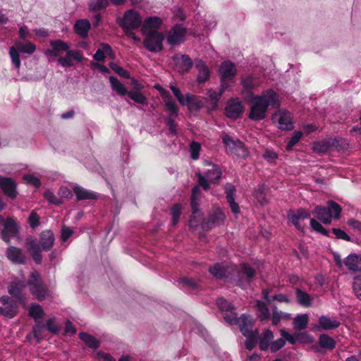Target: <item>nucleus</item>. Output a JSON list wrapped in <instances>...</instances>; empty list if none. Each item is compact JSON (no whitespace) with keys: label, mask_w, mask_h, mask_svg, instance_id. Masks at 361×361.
Returning a JSON list of instances; mask_svg holds the SVG:
<instances>
[{"label":"nucleus","mask_w":361,"mask_h":361,"mask_svg":"<svg viewBox=\"0 0 361 361\" xmlns=\"http://www.w3.org/2000/svg\"><path fill=\"white\" fill-rule=\"evenodd\" d=\"M279 106L278 94L271 89H267L261 94L252 97L248 118L254 121L264 120L267 116L269 108H278Z\"/></svg>","instance_id":"f257e3e1"},{"label":"nucleus","mask_w":361,"mask_h":361,"mask_svg":"<svg viewBox=\"0 0 361 361\" xmlns=\"http://www.w3.org/2000/svg\"><path fill=\"white\" fill-rule=\"evenodd\" d=\"M50 46L51 49H48L44 51L47 56H58L60 54L66 52V56L65 57H59L57 59L58 63L62 67L73 66V60L77 62H82L84 59L82 53L80 51L71 49L69 44L63 40H51Z\"/></svg>","instance_id":"f03ea898"},{"label":"nucleus","mask_w":361,"mask_h":361,"mask_svg":"<svg viewBox=\"0 0 361 361\" xmlns=\"http://www.w3.org/2000/svg\"><path fill=\"white\" fill-rule=\"evenodd\" d=\"M237 69L233 63L225 61L219 66L221 91L229 90L233 86Z\"/></svg>","instance_id":"7ed1b4c3"},{"label":"nucleus","mask_w":361,"mask_h":361,"mask_svg":"<svg viewBox=\"0 0 361 361\" xmlns=\"http://www.w3.org/2000/svg\"><path fill=\"white\" fill-rule=\"evenodd\" d=\"M31 293L39 300L45 299L48 294V290L41 279L40 274L37 271L30 273L27 280Z\"/></svg>","instance_id":"20e7f679"},{"label":"nucleus","mask_w":361,"mask_h":361,"mask_svg":"<svg viewBox=\"0 0 361 361\" xmlns=\"http://www.w3.org/2000/svg\"><path fill=\"white\" fill-rule=\"evenodd\" d=\"M116 22L123 30H136L142 25V19L137 11L129 9Z\"/></svg>","instance_id":"39448f33"},{"label":"nucleus","mask_w":361,"mask_h":361,"mask_svg":"<svg viewBox=\"0 0 361 361\" xmlns=\"http://www.w3.org/2000/svg\"><path fill=\"white\" fill-rule=\"evenodd\" d=\"M145 35L143 44L149 51L156 53L162 50L164 35L161 32H153Z\"/></svg>","instance_id":"423d86ee"},{"label":"nucleus","mask_w":361,"mask_h":361,"mask_svg":"<svg viewBox=\"0 0 361 361\" xmlns=\"http://www.w3.org/2000/svg\"><path fill=\"white\" fill-rule=\"evenodd\" d=\"M223 142L228 148L229 153L238 157H246L248 155V151L243 142L239 140H233L230 136L225 135L223 137Z\"/></svg>","instance_id":"0eeeda50"},{"label":"nucleus","mask_w":361,"mask_h":361,"mask_svg":"<svg viewBox=\"0 0 361 361\" xmlns=\"http://www.w3.org/2000/svg\"><path fill=\"white\" fill-rule=\"evenodd\" d=\"M188 30L182 24H176L169 32L167 42L172 46L180 44L185 42Z\"/></svg>","instance_id":"6e6552de"},{"label":"nucleus","mask_w":361,"mask_h":361,"mask_svg":"<svg viewBox=\"0 0 361 361\" xmlns=\"http://www.w3.org/2000/svg\"><path fill=\"white\" fill-rule=\"evenodd\" d=\"M272 120L278 122L280 129L291 130L294 128L291 114L285 109H279L275 112L272 115Z\"/></svg>","instance_id":"1a4fd4ad"},{"label":"nucleus","mask_w":361,"mask_h":361,"mask_svg":"<svg viewBox=\"0 0 361 361\" xmlns=\"http://www.w3.org/2000/svg\"><path fill=\"white\" fill-rule=\"evenodd\" d=\"M237 324L243 335L246 338H254L258 335L257 331H253V319L251 316L243 314L239 318Z\"/></svg>","instance_id":"9d476101"},{"label":"nucleus","mask_w":361,"mask_h":361,"mask_svg":"<svg viewBox=\"0 0 361 361\" xmlns=\"http://www.w3.org/2000/svg\"><path fill=\"white\" fill-rule=\"evenodd\" d=\"M19 228L16 222L12 218H7L4 223V228L1 232V239L6 243L11 242V238L17 236Z\"/></svg>","instance_id":"9b49d317"},{"label":"nucleus","mask_w":361,"mask_h":361,"mask_svg":"<svg viewBox=\"0 0 361 361\" xmlns=\"http://www.w3.org/2000/svg\"><path fill=\"white\" fill-rule=\"evenodd\" d=\"M225 111L227 117L236 119L243 114L244 107L242 102L238 98H232L228 101Z\"/></svg>","instance_id":"f8f14e48"},{"label":"nucleus","mask_w":361,"mask_h":361,"mask_svg":"<svg viewBox=\"0 0 361 361\" xmlns=\"http://www.w3.org/2000/svg\"><path fill=\"white\" fill-rule=\"evenodd\" d=\"M173 61L177 71L180 74L188 73L193 66L192 59L187 54L176 55Z\"/></svg>","instance_id":"ddd939ff"},{"label":"nucleus","mask_w":361,"mask_h":361,"mask_svg":"<svg viewBox=\"0 0 361 361\" xmlns=\"http://www.w3.org/2000/svg\"><path fill=\"white\" fill-rule=\"evenodd\" d=\"M2 306L0 307V314L8 317H14L18 312V307L8 296L4 295L0 298Z\"/></svg>","instance_id":"4468645a"},{"label":"nucleus","mask_w":361,"mask_h":361,"mask_svg":"<svg viewBox=\"0 0 361 361\" xmlns=\"http://www.w3.org/2000/svg\"><path fill=\"white\" fill-rule=\"evenodd\" d=\"M224 220V214L223 212L217 209L209 214L207 220L202 222V227L204 230H209L212 229L213 226L222 224Z\"/></svg>","instance_id":"2eb2a0df"},{"label":"nucleus","mask_w":361,"mask_h":361,"mask_svg":"<svg viewBox=\"0 0 361 361\" xmlns=\"http://www.w3.org/2000/svg\"><path fill=\"white\" fill-rule=\"evenodd\" d=\"M162 25V20L157 16L147 18L142 21V32L144 35H148L153 32H158L157 30Z\"/></svg>","instance_id":"dca6fc26"},{"label":"nucleus","mask_w":361,"mask_h":361,"mask_svg":"<svg viewBox=\"0 0 361 361\" xmlns=\"http://www.w3.org/2000/svg\"><path fill=\"white\" fill-rule=\"evenodd\" d=\"M340 140L337 137L315 142L313 144V149L317 153H326L333 147L338 146Z\"/></svg>","instance_id":"f3484780"},{"label":"nucleus","mask_w":361,"mask_h":361,"mask_svg":"<svg viewBox=\"0 0 361 361\" xmlns=\"http://www.w3.org/2000/svg\"><path fill=\"white\" fill-rule=\"evenodd\" d=\"M0 187L10 198L15 199L16 197L18 194L16 183L12 178L0 176Z\"/></svg>","instance_id":"a211bd4d"},{"label":"nucleus","mask_w":361,"mask_h":361,"mask_svg":"<svg viewBox=\"0 0 361 361\" xmlns=\"http://www.w3.org/2000/svg\"><path fill=\"white\" fill-rule=\"evenodd\" d=\"M310 214L305 209L300 208L297 212L289 211L288 218L289 221L298 229L302 230V226L300 224V220L309 219Z\"/></svg>","instance_id":"6ab92c4d"},{"label":"nucleus","mask_w":361,"mask_h":361,"mask_svg":"<svg viewBox=\"0 0 361 361\" xmlns=\"http://www.w3.org/2000/svg\"><path fill=\"white\" fill-rule=\"evenodd\" d=\"M6 257L10 261L16 264H24L26 262L25 254L22 250L14 246L7 247Z\"/></svg>","instance_id":"aec40b11"},{"label":"nucleus","mask_w":361,"mask_h":361,"mask_svg":"<svg viewBox=\"0 0 361 361\" xmlns=\"http://www.w3.org/2000/svg\"><path fill=\"white\" fill-rule=\"evenodd\" d=\"M55 241V236L51 230L42 231L39 235V243L42 250L44 251H49L52 248Z\"/></svg>","instance_id":"412c9836"},{"label":"nucleus","mask_w":361,"mask_h":361,"mask_svg":"<svg viewBox=\"0 0 361 361\" xmlns=\"http://www.w3.org/2000/svg\"><path fill=\"white\" fill-rule=\"evenodd\" d=\"M343 263L350 271H361V255L350 254L345 258Z\"/></svg>","instance_id":"4be33fe9"},{"label":"nucleus","mask_w":361,"mask_h":361,"mask_svg":"<svg viewBox=\"0 0 361 361\" xmlns=\"http://www.w3.org/2000/svg\"><path fill=\"white\" fill-rule=\"evenodd\" d=\"M255 274V271L253 268L248 264H243L240 271V279L238 281V285L244 288L249 284Z\"/></svg>","instance_id":"5701e85b"},{"label":"nucleus","mask_w":361,"mask_h":361,"mask_svg":"<svg viewBox=\"0 0 361 361\" xmlns=\"http://www.w3.org/2000/svg\"><path fill=\"white\" fill-rule=\"evenodd\" d=\"M223 92L224 91H221V86L220 87V91L219 92L212 90L207 91L204 99L207 104V109L209 111L215 110L217 108L219 101L221 97Z\"/></svg>","instance_id":"b1692460"},{"label":"nucleus","mask_w":361,"mask_h":361,"mask_svg":"<svg viewBox=\"0 0 361 361\" xmlns=\"http://www.w3.org/2000/svg\"><path fill=\"white\" fill-rule=\"evenodd\" d=\"M195 67L198 71L197 77V81L199 83L205 82L210 76V72L208 67L206 66L204 62L201 59H197L195 61Z\"/></svg>","instance_id":"393cba45"},{"label":"nucleus","mask_w":361,"mask_h":361,"mask_svg":"<svg viewBox=\"0 0 361 361\" xmlns=\"http://www.w3.org/2000/svg\"><path fill=\"white\" fill-rule=\"evenodd\" d=\"M319 328L321 330H332L338 328L341 323L335 317H329L328 316L322 315L318 320Z\"/></svg>","instance_id":"a878e982"},{"label":"nucleus","mask_w":361,"mask_h":361,"mask_svg":"<svg viewBox=\"0 0 361 361\" xmlns=\"http://www.w3.org/2000/svg\"><path fill=\"white\" fill-rule=\"evenodd\" d=\"M314 213L317 218L325 224H330L334 219L327 204L326 207H316Z\"/></svg>","instance_id":"bb28decb"},{"label":"nucleus","mask_w":361,"mask_h":361,"mask_svg":"<svg viewBox=\"0 0 361 361\" xmlns=\"http://www.w3.org/2000/svg\"><path fill=\"white\" fill-rule=\"evenodd\" d=\"M73 28L78 35L82 38H85L91 28V24L87 19H81L75 22Z\"/></svg>","instance_id":"cd10ccee"},{"label":"nucleus","mask_w":361,"mask_h":361,"mask_svg":"<svg viewBox=\"0 0 361 361\" xmlns=\"http://www.w3.org/2000/svg\"><path fill=\"white\" fill-rule=\"evenodd\" d=\"M204 165L212 166V169H208L206 173L207 179L212 183H217L221 177L220 169L216 165L212 164L211 162L207 161L204 162Z\"/></svg>","instance_id":"c85d7f7f"},{"label":"nucleus","mask_w":361,"mask_h":361,"mask_svg":"<svg viewBox=\"0 0 361 361\" xmlns=\"http://www.w3.org/2000/svg\"><path fill=\"white\" fill-rule=\"evenodd\" d=\"M73 192L78 200H95L97 198V195L94 192L80 186H75L73 188Z\"/></svg>","instance_id":"c756f323"},{"label":"nucleus","mask_w":361,"mask_h":361,"mask_svg":"<svg viewBox=\"0 0 361 361\" xmlns=\"http://www.w3.org/2000/svg\"><path fill=\"white\" fill-rule=\"evenodd\" d=\"M101 47L102 49H98L95 54L93 55L94 60L97 61H103L106 58L105 54L111 56L112 58L114 57V51L110 45L106 43H102Z\"/></svg>","instance_id":"7c9ffc66"},{"label":"nucleus","mask_w":361,"mask_h":361,"mask_svg":"<svg viewBox=\"0 0 361 361\" xmlns=\"http://www.w3.org/2000/svg\"><path fill=\"white\" fill-rule=\"evenodd\" d=\"M241 85L245 91H247L252 97V91L259 86V82L252 75H248L243 78L241 80Z\"/></svg>","instance_id":"2f4dec72"},{"label":"nucleus","mask_w":361,"mask_h":361,"mask_svg":"<svg viewBox=\"0 0 361 361\" xmlns=\"http://www.w3.org/2000/svg\"><path fill=\"white\" fill-rule=\"evenodd\" d=\"M274 338V334L271 330L264 331L259 338V346L262 350H267L271 343L270 341Z\"/></svg>","instance_id":"473e14b6"},{"label":"nucleus","mask_w":361,"mask_h":361,"mask_svg":"<svg viewBox=\"0 0 361 361\" xmlns=\"http://www.w3.org/2000/svg\"><path fill=\"white\" fill-rule=\"evenodd\" d=\"M280 334L281 337L285 339V341H287L291 344L296 343L299 340L303 341L306 337H307V334L306 333H298L295 335H291L285 329H281Z\"/></svg>","instance_id":"72a5a7b5"},{"label":"nucleus","mask_w":361,"mask_h":361,"mask_svg":"<svg viewBox=\"0 0 361 361\" xmlns=\"http://www.w3.org/2000/svg\"><path fill=\"white\" fill-rule=\"evenodd\" d=\"M295 296L298 302L302 307H309L312 305L310 295L300 288L295 290Z\"/></svg>","instance_id":"f704fd0d"},{"label":"nucleus","mask_w":361,"mask_h":361,"mask_svg":"<svg viewBox=\"0 0 361 361\" xmlns=\"http://www.w3.org/2000/svg\"><path fill=\"white\" fill-rule=\"evenodd\" d=\"M257 317L261 320L268 319L270 317V311L267 304L262 300H257Z\"/></svg>","instance_id":"c9c22d12"},{"label":"nucleus","mask_w":361,"mask_h":361,"mask_svg":"<svg viewBox=\"0 0 361 361\" xmlns=\"http://www.w3.org/2000/svg\"><path fill=\"white\" fill-rule=\"evenodd\" d=\"M25 286L22 283H11L8 288V293L13 297H15L18 300L22 301V291L24 288Z\"/></svg>","instance_id":"e433bc0d"},{"label":"nucleus","mask_w":361,"mask_h":361,"mask_svg":"<svg viewBox=\"0 0 361 361\" xmlns=\"http://www.w3.org/2000/svg\"><path fill=\"white\" fill-rule=\"evenodd\" d=\"M109 82H110L111 88L115 92H116L119 95L124 96L126 94H128V92L127 91L126 87L116 78H115L114 76H110Z\"/></svg>","instance_id":"4c0bfd02"},{"label":"nucleus","mask_w":361,"mask_h":361,"mask_svg":"<svg viewBox=\"0 0 361 361\" xmlns=\"http://www.w3.org/2000/svg\"><path fill=\"white\" fill-rule=\"evenodd\" d=\"M318 343L322 348L328 350H333L336 347V341L327 334L320 335Z\"/></svg>","instance_id":"58836bf2"},{"label":"nucleus","mask_w":361,"mask_h":361,"mask_svg":"<svg viewBox=\"0 0 361 361\" xmlns=\"http://www.w3.org/2000/svg\"><path fill=\"white\" fill-rule=\"evenodd\" d=\"M188 106L190 111H198L204 106V103L197 99L195 96L188 93L186 94Z\"/></svg>","instance_id":"ea45409f"},{"label":"nucleus","mask_w":361,"mask_h":361,"mask_svg":"<svg viewBox=\"0 0 361 361\" xmlns=\"http://www.w3.org/2000/svg\"><path fill=\"white\" fill-rule=\"evenodd\" d=\"M79 338L91 348L96 349L99 347L100 342L90 334L82 332L79 334Z\"/></svg>","instance_id":"a19ab883"},{"label":"nucleus","mask_w":361,"mask_h":361,"mask_svg":"<svg viewBox=\"0 0 361 361\" xmlns=\"http://www.w3.org/2000/svg\"><path fill=\"white\" fill-rule=\"evenodd\" d=\"M29 315L37 322L43 318L44 312L39 305L32 303L29 309Z\"/></svg>","instance_id":"79ce46f5"},{"label":"nucleus","mask_w":361,"mask_h":361,"mask_svg":"<svg viewBox=\"0 0 361 361\" xmlns=\"http://www.w3.org/2000/svg\"><path fill=\"white\" fill-rule=\"evenodd\" d=\"M15 47L20 52L27 54H32L36 50L35 45L30 42H26L25 43L16 42Z\"/></svg>","instance_id":"37998d69"},{"label":"nucleus","mask_w":361,"mask_h":361,"mask_svg":"<svg viewBox=\"0 0 361 361\" xmlns=\"http://www.w3.org/2000/svg\"><path fill=\"white\" fill-rule=\"evenodd\" d=\"M290 318V314L289 313L279 311L276 307L273 308L271 318L273 325H277L281 319L288 320Z\"/></svg>","instance_id":"c03bdc74"},{"label":"nucleus","mask_w":361,"mask_h":361,"mask_svg":"<svg viewBox=\"0 0 361 361\" xmlns=\"http://www.w3.org/2000/svg\"><path fill=\"white\" fill-rule=\"evenodd\" d=\"M210 274L218 279L226 277V268L220 264H215L209 269Z\"/></svg>","instance_id":"a18cd8bd"},{"label":"nucleus","mask_w":361,"mask_h":361,"mask_svg":"<svg viewBox=\"0 0 361 361\" xmlns=\"http://www.w3.org/2000/svg\"><path fill=\"white\" fill-rule=\"evenodd\" d=\"M109 2V0H90L89 8L91 11H99L106 8Z\"/></svg>","instance_id":"49530a36"},{"label":"nucleus","mask_w":361,"mask_h":361,"mask_svg":"<svg viewBox=\"0 0 361 361\" xmlns=\"http://www.w3.org/2000/svg\"><path fill=\"white\" fill-rule=\"evenodd\" d=\"M307 322H308L307 314H305L298 315L294 319V322H293L294 328L298 331L303 330V329H306Z\"/></svg>","instance_id":"de8ad7c7"},{"label":"nucleus","mask_w":361,"mask_h":361,"mask_svg":"<svg viewBox=\"0 0 361 361\" xmlns=\"http://www.w3.org/2000/svg\"><path fill=\"white\" fill-rule=\"evenodd\" d=\"M265 189L266 186L262 184L259 185L253 192L254 197L261 204H264L267 202L264 193Z\"/></svg>","instance_id":"09e8293b"},{"label":"nucleus","mask_w":361,"mask_h":361,"mask_svg":"<svg viewBox=\"0 0 361 361\" xmlns=\"http://www.w3.org/2000/svg\"><path fill=\"white\" fill-rule=\"evenodd\" d=\"M26 247L30 253L42 250L40 243H38L37 240L32 236H30L26 239Z\"/></svg>","instance_id":"8fccbe9b"},{"label":"nucleus","mask_w":361,"mask_h":361,"mask_svg":"<svg viewBox=\"0 0 361 361\" xmlns=\"http://www.w3.org/2000/svg\"><path fill=\"white\" fill-rule=\"evenodd\" d=\"M128 96L135 102L140 104H147L148 103L147 99L139 91H130Z\"/></svg>","instance_id":"3c124183"},{"label":"nucleus","mask_w":361,"mask_h":361,"mask_svg":"<svg viewBox=\"0 0 361 361\" xmlns=\"http://www.w3.org/2000/svg\"><path fill=\"white\" fill-rule=\"evenodd\" d=\"M165 103H166V109L170 111V116L171 117H176L178 114V109L177 108V106L176 104V102L171 98L170 97L167 96L164 99Z\"/></svg>","instance_id":"603ef678"},{"label":"nucleus","mask_w":361,"mask_h":361,"mask_svg":"<svg viewBox=\"0 0 361 361\" xmlns=\"http://www.w3.org/2000/svg\"><path fill=\"white\" fill-rule=\"evenodd\" d=\"M222 317L224 320L231 325L236 324L238 321L235 307H233L231 310H228V312H224V314H222Z\"/></svg>","instance_id":"864d4df0"},{"label":"nucleus","mask_w":361,"mask_h":361,"mask_svg":"<svg viewBox=\"0 0 361 361\" xmlns=\"http://www.w3.org/2000/svg\"><path fill=\"white\" fill-rule=\"evenodd\" d=\"M331 213L333 214L334 219L340 218V214L342 211L341 207L333 200H329L326 203Z\"/></svg>","instance_id":"5fc2aeb1"},{"label":"nucleus","mask_w":361,"mask_h":361,"mask_svg":"<svg viewBox=\"0 0 361 361\" xmlns=\"http://www.w3.org/2000/svg\"><path fill=\"white\" fill-rule=\"evenodd\" d=\"M19 53L20 51L16 48V47L13 46L10 47L9 54L11 61L16 68H19L21 64Z\"/></svg>","instance_id":"6e6d98bb"},{"label":"nucleus","mask_w":361,"mask_h":361,"mask_svg":"<svg viewBox=\"0 0 361 361\" xmlns=\"http://www.w3.org/2000/svg\"><path fill=\"white\" fill-rule=\"evenodd\" d=\"M109 66L118 75L124 78H130V76L129 72L123 69L122 67L118 66L116 63L111 62L109 63Z\"/></svg>","instance_id":"4d7b16f0"},{"label":"nucleus","mask_w":361,"mask_h":361,"mask_svg":"<svg viewBox=\"0 0 361 361\" xmlns=\"http://www.w3.org/2000/svg\"><path fill=\"white\" fill-rule=\"evenodd\" d=\"M216 305L219 309L221 310L222 314L224 312H228V310H231L234 307L231 303H229L226 300L223 298H219L216 300Z\"/></svg>","instance_id":"13d9d810"},{"label":"nucleus","mask_w":361,"mask_h":361,"mask_svg":"<svg viewBox=\"0 0 361 361\" xmlns=\"http://www.w3.org/2000/svg\"><path fill=\"white\" fill-rule=\"evenodd\" d=\"M182 206L180 204H176L171 209L172 224L176 225L181 214Z\"/></svg>","instance_id":"bf43d9fd"},{"label":"nucleus","mask_w":361,"mask_h":361,"mask_svg":"<svg viewBox=\"0 0 361 361\" xmlns=\"http://www.w3.org/2000/svg\"><path fill=\"white\" fill-rule=\"evenodd\" d=\"M44 196L51 204L59 205L62 203L61 200L57 197L51 190H46Z\"/></svg>","instance_id":"052dcab7"},{"label":"nucleus","mask_w":361,"mask_h":361,"mask_svg":"<svg viewBox=\"0 0 361 361\" xmlns=\"http://www.w3.org/2000/svg\"><path fill=\"white\" fill-rule=\"evenodd\" d=\"M302 136V133L301 131L295 132L286 145V150L291 151L293 147L299 142Z\"/></svg>","instance_id":"680f3d73"},{"label":"nucleus","mask_w":361,"mask_h":361,"mask_svg":"<svg viewBox=\"0 0 361 361\" xmlns=\"http://www.w3.org/2000/svg\"><path fill=\"white\" fill-rule=\"evenodd\" d=\"M353 289L356 296L361 300V274L354 277Z\"/></svg>","instance_id":"e2e57ef3"},{"label":"nucleus","mask_w":361,"mask_h":361,"mask_svg":"<svg viewBox=\"0 0 361 361\" xmlns=\"http://www.w3.org/2000/svg\"><path fill=\"white\" fill-rule=\"evenodd\" d=\"M201 149V145L197 142H192L190 145V151L191 157L194 160H197L200 157V151Z\"/></svg>","instance_id":"0e129e2a"},{"label":"nucleus","mask_w":361,"mask_h":361,"mask_svg":"<svg viewBox=\"0 0 361 361\" xmlns=\"http://www.w3.org/2000/svg\"><path fill=\"white\" fill-rule=\"evenodd\" d=\"M225 189V193H226V197L227 200H234L236 189L235 185H233L231 183H226L224 187Z\"/></svg>","instance_id":"69168bd1"},{"label":"nucleus","mask_w":361,"mask_h":361,"mask_svg":"<svg viewBox=\"0 0 361 361\" xmlns=\"http://www.w3.org/2000/svg\"><path fill=\"white\" fill-rule=\"evenodd\" d=\"M196 176L197 177V182L200 186H201L204 190H207L209 189L210 185L207 180V176H203L200 171L195 173Z\"/></svg>","instance_id":"338daca9"},{"label":"nucleus","mask_w":361,"mask_h":361,"mask_svg":"<svg viewBox=\"0 0 361 361\" xmlns=\"http://www.w3.org/2000/svg\"><path fill=\"white\" fill-rule=\"evenodd\" d=\"M46 328L49 332L52 334H57L59 331V327L56 324V319L54 317L51 318L47 321Z\"/></svg>","instance_id":"774afa93"}]
</instances>
